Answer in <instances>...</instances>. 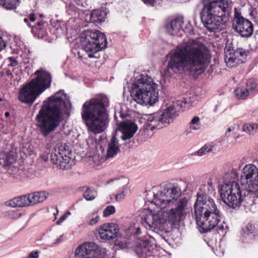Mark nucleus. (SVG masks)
I'll return each instance as SVG.
<instances>
[{
  "instance_id": "ddd939ff",
  "label": "nucleus",
  "mask_w": 258,
  "mask_h": 258,
  "mask_svg": "<svg viewBox=\"0 0 258 258\" xmlns=\"http://www.w3.org/2000/svg\"><path fill=\"white\" fill-rule=\"evenodd\" d=\"M232 28L243 38L250 37L253 32V26L251 22L244 18L236 8L234 9Z\"/></svg>"
},
{
  "instance_id": "13d9d810",
  "label": "nucleus",
  "mask_w": 258,
  "mask_h": 258,
  "mask_svg": "<svg viewBox=\"0 0 258 258\" xmlns=\"http://www.w3.org/2000/svg\"><path fill=\"white\" fill-rule=\"evenodd\" d=\"M58 214V211H57L56 213H55V215H57Z\"/></svg>"
},
{
  "instance_id": "473e14b6",
  "label": "nucleus",
  "mask_w": 258,
  "mask_h": 258,
  "mask_svg": "<svg viewBox=\"0 0 258 258\" xmlns=\"http://www.w3.org/2000/svg\"><path fill=\"white\" fill-rule=\"evenodd\" d=\"M97 196V192L94 188H89L84 193V197L87 201L94 200Z\"/></svg>"
},
{
  "instance_id": "a19ab883",
  "label": "nucleus",
  "mask_w": 258,
  "mask_h": 258,
  "mask_svg": "<svg viewBox=\"0 0 258 258\" xmlns=\"http://www.w3.org/2000/svg\"><path fill=\"white\" fill-rule=\"evenodd\" d=\"M237 175L236 171L232 170L226 174L225 178L228 179L229 177H230V178L234 179L236 178Z\"/></svg>"
},
{
  "instance_id": "cd10ccee",
  "label": "nucleus",
  "mask_w": 258,
  "mask_h": 258,
  "mask_svg": "<svg viewBox=\"0 0 258 258\" xmlns=\"http://www.w3.org/2000/svg\"><path fill=\"white\" fill-rule=\"evenodd\" d=\"M256 230L254 226L251 223L247 225L245 228L242 229V234L244 237L249 236L250 238H253L255 236Z\"/></svg>"
},
{
  "instance_id": "37998d69",
  "label": "nucleus",
  "mask_w": 258,
  "mask_h": 258,
  "mask_svg": "<svg viewBox=\"0 0 258 258\" xmlns=\"http://www.w3.org/2000/svg\"><path fill=\"white\" fill-rule=\"evenodd\" d=\"M18 175H19L21 177L25 178L28 177V175L26 174L24 171H23L22 169H18Z\"/></svg>"
},
{
  "instance_id": "b1692460",
  "label": "nucleus",
  "mask_w": 258,
  "mask_h": 258,
  "mask_svg": "<svg viewBox=\"0 0 258 258\" xmlns=\"http://www.w3.org/2000/svg\"><path fill=\"white\" fill-rule=\"evenodd\" d=\"M119 151L118 140L115 137H113L108 145L106 158L109 159L114 157Z\"/></svg>"
},
{
  "instance_id": "49530a36",
  "label": "nucleus",
  "mask_w": 258,
  "mask_h": 258,
  "mask_svg": "<svg viewBox=\"0 0 258 258\" xmlns=\"http://www.w3.org/2000/svg\"><path fill=\"white\" fill-rule=\"evenodd\" d=\"M12 71H13V70H11L10 68H7V70L6 71V75L10 79L12 78L13 77L12 73Z\"/></svg>"
},
{
  "instance_id": "f704fd0d",
  "label": "nucleus",
  "mask_w": 258,
  "mask_h": 258,
  "mask_svg": "<svg viewBox=\"0 0 258 258\" xmlns=\"http://www.w3.org/2000/svg\"><path fill=\"white\" fill-rule=\"evenodd\" d=\"M258 130V124L256 123H246L242 126V131L247 133H250L254 130Z\"/></svg>"
},
{
  "instance_id": "dca6fc26",
  "label": "nucleus",
  "mask_w": 258,
  "mask_h": 258,
  "mask_svg": "<svg viewBox=\"0 0 258 258\" xmlns=\"http://www.w3.org/2000/svg\"><path fill=\"white\" fill-rule=\"evenodd\" d=\"M246 56V52L242 48L235 50L228 49L225 51L224 60L227 66L232 68L242 63Z\"/></svg>"
},
{
  "instance_id": "a878e982",
  "label": "nucleus",
  "mask_w": 258,
  "mask_h": 258,
  "mask_svg": "<svg viewBox=\"0 0 258 258\" xmlns=\"http://www.w3.org/2000/svg\"><path fill=\"white\" fill-rule=\"evenodd\" d=\"M105 13L99 10L92 11L90 13V21L93 23H101L105 20Z\"/></svg>"
},
{
  "instance_id": "393cba45",
  "label": "nucleus",
  "mask_w": 258,
  "mask_h": 258,
  "mask_svg": "<svg viewBox=\"0 0 258 258\" xmlns=\"http://www.w3.org/2000/svg\"><path fill=\"white\" fill-rule=\"evenodd\" d=\"M36 20V17L34 14H30L27 17L24 19V21L29 27L32 28V31L34 32H37V31L42 30L43 26L44 24L43 21H38L37 25H34L32 23H34Z\"/></svg>"
},
{
  "instance_id": "79ce46f5",
  "label": "nucleus",
  "mask_w": 258,
  "mask_h": 258,
  "mask_svg": "<svg viewBox=\"0 0 258 258\" xmlns=\"http://www.w3.org/2000/svg\"><path fill=\"white\" fill-rule=\"evenodd\" d=\"M39 253L40 252L38 251H32L29 254L27 258H38Z\"/></svg>"
},
{
  "instance_id": "9d476101",
  "label": "nucleus",
  "mask_w": 258,
  "mask_h": 258,
  "mask_svg": "<svg viewBox=\"0 0 258 258\" xmlns=\"http://www.w3.org/2000/svg\"><path fill=\"white\" fill-rule=\"evenodd\" d=\"M80 42L83 49L88 53L90 58L97 57L94 54L105 48L107 46L104 34L96 30L85 31L81 35Z\"/></svg>"
},
{
  "instance_id": "bf43d9fd",
  "label": "nucleus",
  "mask_w": 258,
  "mask_h": 258,
  "mask_svg": "<svg viewBox=\"0 0 258 258\" xmlns=\"http://www.w3.org/2000/svg\"><path fill=\"white\" fill-rule=\"evenodd\" d=\"M58 214V211H57L56 213H55V215H57Z\"/></svg>"
},
{
  "instance_id": "7ed1b4c3",
  "label": "nucleus",
  "mask_w": 258,
  "mask_h": 258,
  "mask_svg": "<svg viewBox=\"0 0 258 258\" xmlns=\"http://www.w3.org/2000/svg\"><path fill=\"white\" fill-rule=\"evenodd\" d=\"M72 104L69 97L62 90L45 101L36 116L37 125L45 137L59 125L64 115L69 116Z\"/></svg>"
},
{
  "instance_id": "20e7f679",
  "label": "nucleus",
  "mask_w": 258,
  "mask_h": 258,
  "mask_svg": "<svg viewBox=\"0 0 258 258\" xmlns=\"http://www.w3.org/2000/svg\"><path fill=\"white\" fill-rule=\"evenodd\" d=\"M194 205V212L197 223L203 232L215 228L218 233L224 235L227 226L221 221V214L214 200L205 192H199Z\"/></svg>"
},
{
  "instance_id": "a211bd4d",
  "label": "nucleus",
  "mask_w": 258,
  "mask_h": 258,
  "mask_svg": "<svg viewBox=\"0 0 258 258\" xmlns=\"http://www.w3.org/2000/svg\"><path fill=\"white\" fill-rule=\"evenodd\" d=\"M118 226L114 223H105L98 229V233L100 238L104 240L115 238L118 233Z\"/></svg>"
},
{
  "instance_id": "423d86ee",
  "label": "nucleus",
  "mask_w": 258,
  "mask_h": 258,
  "mask_svg": "<svg viewBox=\"0 0 258 258\" xmlns=\"http://www.w3.org/2000/svg\"><path fill=\"white\" fill-rule=\"evenodd\" d=\"M229 0H210L204 4L201 19L204 26L211 32L223 29L230 13Z\"/></svg>"
},
{
  "instance_id": "e433bc0d",
  "label": "nucleus",
  "mask_w": 258,
  "mask_h": 258,
  "mask_svg": "<svg viewBox=\"0 0 258 258\" xmlns=\"http://www.w3.org/2000/svg\"><path fill=\"white\" fill-rule=\"evenodd\" d=\"M22 214L20 210H11L8 212V217L13 219H17L22 216Z\"/></svg>"
},
{
  "instance_id": "6e6552de",
  "label": "nucleus",
  "mask_w": 258,
  "mask_h": 258,
  "mask_svg": "<svg viewBox=\"0 0 258 258\" xmlns=\"http://www.w3.org/2000/svg\"><path fill=\"white\" fill-rule=\"evenodd\" d=\"M36 77L24 86L19 91V99L24 103H32L36 98L50 87L52 77L43 68L35 72Z\"/></svg>"
},
{
  "instance_id": "8fccbe9b",
  "label": "nucleus",
  "mask_w": 258,
  "mask_h": 258,
  "mask_svg": "<svg viewBox=\"0 0 258 258\" xmlns=\"http://www.w3.org/2000/svg\"><path fill=\"white\" fill-rule=\"evenodd\" d=\"M144 3L145 4H149L151 5H153L155 2V0H142Z\"/></svg>"
},
{
  "instance_id": "1a4fd4ad",
  "label": "nucleus",
  "mask_w": 258,
  "mask_h": 258,
  "mask_svg": "<svg viewBox=\"0 0 258 258\" xmlns=\"http://www.w3.org/2000/svg\"><path fill=\"white\" fill-rule=\"evenodd\" d=\"M178 104L173 103L170 104L162 113H155L146 116V123L144 125V132L160 129L168 125L178 115Z\"/></svg>"
},
{
  "instance_id": "603ef678",
  "label": "nucleus",
  "mask_w": 258,
  "mask_h": 258,
  "mask_svg": "<svg viewBox=\"0 0 258 258\" xmlns=\"http://www.w3.org/2000/svg\"><path fill=\"white\" fill-rule=\"evenodd\" d=\"M141 233V229H140V228H137L136 231V234H140Z\"/></svg>"
},
{
  "instance_id": "f257e3e1",
  "label": "nucleus",
  "mask_w": 258,
  "mask_h": 258,
  "mask_svg": "<svg viewBox=\"0 0 258 258\" xmlns=\"http://www.w3.org/2000/svg\"><path fill=\"white\" fill-rule=\"evenodd\" d=\"M152 203L160 208L157 212H149L142 221L147 230L157 232L166 225H178L185 217L188 200L181 197V190L177 184L169 183L154 188Z\"/></svg>"
},
{
  "instance_id": "de8ad7c7",
  "label": "nucleus",
  "mask_w": 258,
  "mask_h": 258,
  "mask_svg": "<svg viewBox=\"0 0 258 258\" xmlns=\"http://www.w3.org/2000/svg\"><path fill=\"white\" fill-rule=\"evenodd\" d=\"M234 128H235L233 126H230L229 127H228L225 132V135L227 137H229V135L228 134L230 133V132L233 131L234 130Z\"/></svg>"
},
{
  "instance_id": "f03ea898",
  "label": "nucleus",
  "mask_w": 258,
  "mask_h": 258,
  "mask_svg": "<svg viewBox=\"0 0 258 258\" xmlns=\"http://www.w3.org/2000/svg\"><path fill=\"white\" fill-rule=\"evenodd\" d=\"M166 58L165 74L167 76L182 72L201 74L210 61V56L204 44L194 39L177 45Z\"/></svg>"
},
{
  "instance_id": "864d4df0",
  "label": "nucleus",
  "mask_w": 258,
  "mask_h": 258,
  "mask_svg": "<svg viewBox=\"0 0 258 258\" xmlns=\"http://www.w3.org/2000/svg\"><path fill=\"white\" fill-rule=\"evenodd\" d=\"M5 115L6 117L9 116L10 115V113H9V112H5Z\"/></svg>"
},
{
  "instance_id": "a18cd8bd",
  "label": "nucleus",
  "mask_w": 258,
  "mask_h": 258,
  "mask_svg": "<svg viewBox=\"0 0 258 258\" xmlns=\"http://www.w3.org/2000/svg\"><path fill=\"white\" fill-rule=\"evenodd\" d=\"M99 220V217L97 216L95 218H92L91 220L90 221V224L91 225H93L95 224H96Z\"/></svg>"
},
{
  "instance_id": "c03bdc74",
  "label": "nucleus",
  "mask_w": 258,
  "mask_h": 258,
  "mask_svg": "<svg viewBox=\"0 0 258 258\" xmlns=\"http://www.w3.org/2000/svg\"><path fill=\"white\" fill-rule=\"evenodd\" d=\"M63 241V235H61L58 238H57L55 240L53 243L55 244H58L62 242Z\"/></svg>"
},
{
  "instance_id": "5701e85b",
  "label": "nucleus",
  "mask_w": 258,
  "mask_h": 258,
  "mask_svg": "<svg viewBox=\"0 0 258 258\" xmlns=\"http://www.w3.org/2000/svg\"><path fill=\"white\" fill-rule=\"evenodd\" d=\"M47 193L44 191L35 192L27 195L28 205L32 206L42 202L47 198Z\"/></svg>"
},
{
  "instance_id": "c85d7f7f",
  "label": "nucleus",
  "mask_w": 258,
  "mask_h": 258,
  "mask_svg": "<svg viewBox=\"0 0 258 258\" xmlns=\"http://www.w3.org/2000/svg\"><path fill=\"white\" fill-rule=\"evenodd\" d=\"M234 94L238 99H245L249 96V91L245 88L239 87L234 90Z\"/></svg>"
},
{
  "instance_id": "9b49d317",
  "label": "nucleus",
  "mask_w": 258,
  "mask_h": 258,
  "mask_svg": "<svg viewBox=\"0 0 258 258\" xmlns=\"http://www.w3.org/2000/svg\"><path fill=\"white\" fill-rule=\"evenodd\" d=\"M246 186L241 185L235 181L223 184L221 187V198L227 206L233 209L241 204L242 196Z\"/></svg>"
},
{
  "instance_id": "bb28decb",
  "label": "nucleus",
  "mask_w": 258,
  "mask_h": 258,
  "mask_svg": "<svg viewBox=\"0 0 258 258\" xmlns=\"http://www.w3.org/2000/svg\"><path fill=\"white\" fill-rule=\"evenodd\" d=\"M20 0H0V6L7 10H12L16 8L19 4Z\"/></svg>"
},
{
  "instance_id": "f8f14e48",
  "label": "nucleus",
  "mask_w": 258,
  "mask_h": 258,
  "mask_svg": "<svg viewBox=\"0 0 258 258\" xmlns=\"http://www.w3.org/2000/svg\"><path fill=\"white\" fill-rule=\"evenodd\" d=\"M71 155V147L66 144H59L55 146L52 152L50 160L53 164L57 165L60 168L67 169L70 167Z\"/></svg>"
},
{
  "instance_id": "6e6d98bb",
  "label": "nucleus",
  "mask_w": 258,
  "mask_h": 258,
  "mask_svg": "<svg viewBox=\"0 0 258 258\" xmlns=\"http://www.w3.org/2000/svg\"><path fill=\"white\" fill-rule=\"evenodd\" d=\"M113 180H114V179H110V180H108V181L107 182V183H110L111 182H112Z\"/></svg>"
},
{
  "instance_id": "6ab92c4d",
  "label": "nucleus",
  "mask_w": 258,
  "mask_h": 258,
  "mask_svg": "<svg viewBox=\"0 0 258 258\" xmlns=\"http://www.w3.org/2000/svg\"><path fill=\"white\" fill-rule=\"evenodd\" d=\"M118 130L121 132L120 138L122 140L126 141L132 138L138 130L137 125L131 120L121 122L118 126Z\"/></svg>"
},
{
  "instance_id": "4c0bfd02",
  "label": "nucleus",
  "mask_w": 258,
  "mask_h": 258,
  "mask_svg": "<svg viewBox=\"0 0 258 258\" xmlns=\"http://www.w3.org/2000/svg\"><path fill=\"white\" fill-rule=\"evenodd\" d=\"M115 212V209L113 206H108L103 211V216H109L110 215L114 214Z\"/></svg>"
},
{
  "instance_id": "412c9836",
  "label": "nucleus",
  "mask_w": 258,
  "mask_h": 258,
  "mask_svg": "<svg viewBox=\"0 0 258 258\" xmlns=\"http://www.w3.org/2000/svg\"><path fill=\"white\" fill-rule=\"evenodd\" d=\"M16 160V154L14 151L0 153V165L3 167H9Z\"/></svg>"
},
{
  "instance_id": "7c9ffc66",
  "label": "nucleus",
  "mask_w": 258,
  "mask_h": 258,
  "mask_svg": "<svg viewBox=\"0 0 258 258\" xmlns=\"http://www.w3.org/2000/svg\"><path fill=\"white\" fill-rule=\"evenodd\" d=\"M212 151L213 147L210 144H206L196 152V154L199 156H202L207 155Z\"/></svg>"
},
{
  "instance_id": "58836bf2",
  "label": "nucleus",
  "mask_w": 258,
  "mask_h": 258,
  "mask_svg": "<svg viewBox=\"0 0 258 258\" xmlns=\"http://www.w3.org/2000/svg\"><path fill=\"white\" fill-rule=\"evenodd\" d=\"M174 103H177L178 104V106H179V110H180V106H179V105H180V106L182 107V106H183V107H185V105H186V104H190L191 103V101L190 100V98H183L181 101V103L180 104H179V101H177V102H174ZM173 103V102L172 103Z\"/></svg>"
},
{
  "instance_id": "4468645a",
  "label": "nucleus",
  "mask_w": 258,
  "mask_h": 258,
  "mask_svg": "<svg viewBox=\"0 0 258 258\" xmlns=\"http://www.w3.org/2000/svg\"><path fill=\"white\" fill-rule=\"evenodd\" d=\"M240 184L243 186H250L252 189H258V169L252 164L245 165L240 176Z\"/></svg>"
},
{
  "instance_id": "5fc2aeb1",
  "label": "nucleus",
  "mask_w": 258,
  "mask_h": 258,
  "mask_svg": "<svg viewBox=\"0 0 258 258\" xmlns=\"http://www.w3.org/2000/svg\"><path fill=\"white\" fill-rule=\"evenodd\" d=\"M202 188L203 189L205 190L206 188H208V187L206 185H204V186H203V187Z\"/></svg>"
},
{
  "instance_id": "4be33fe9",
  "label": "nucleus",
  "mask_w": 258,
  "mask_h": 258,
  "mask_svg": "<svg viewBox=\"0 0 258 258\" xmlns=\"http://www.w3.org/2000/svg\"><path fill=\"white\" fill-rule=\"evenodd\" d=\"M6 205L13 208L29 206L27 195L15 197L6 203Z\"/></svg>"
},
{
  "instance_id": "2eb2a0df",
  "label": "nucleus",
  "mask_w": 258,
  "mask_h": 258,
  "mask_svg": "<svg viewBox=\"0 0 258 258\" xmlns=\"http://www.w3.org/2000/svg\"><path fill=\"white\" fill-rule=\"evenodd\" d=\"M246 210L251 212H254L258 204V188L252 189L250 186L246 187L242 196L241 204Z\"/></svg>"
},
{
  "instance_id": "39448f33",
  "label": "nucleus",
  "mask_w": 258,
  "mask_h": 258,
  "mask_svg": "<svg viewBox=\"0 0 258 258\" xmlns=\"http://www.w3.org/2000/svg\"><path fill=\"white\" fill-rule=\"evenodd\" d=\"M109 101L105 95L86 101L82 106L81 117L88 133L98 134L103 132L109 123L107 107Z\"/></svg>"
},
{
  "instance_id": "4d7b16f0",
  "label": "nucleus",
  "mask_w": 258,
  "mask_h": 258,
  "mask_svg": "<svg viewBox=\"0 0 258 258\" xmlns=\"http://www.w3.org/2000/svg\"><path fill=\"white\" fill-rule=\"evenodd\" d=\"M2 100V99L0 98V102Z\"/></svg>"
},
{
  "instance_id": "2f4dec72",
  "label": "nucleus",
  "mask_w": 258,
  "mask_h": 258,
  "mask_svg": "<svg viewBox=\"0 0 258 258\" xmlns=\"http://www.w3.org/2000/svg\"><path fill=\"white\" fill-rule=\"evenodd\" d=\"M130 191L129 187L127 185H124L121 188V191L115 196V200L117 202H120L123 200L126 194Z\"/></svg>"
},
{
  "instance_id": "c9c22d12",
  "label": "nucleus",
  "mask_w": 258,
  "mask_h": 258,
  "mask_svg": "<svg viewBox=\"0 0 258 258\" xmlns=\"http://www.w3.org/2000/svg\"><path fill=\"white\" fill-rule=\"evenodd\" d=\"M18 67V62L13 57H9L8 59V68L13 70Z\"/></svg>"
},
{
  "instance_id": "09e8293b",
  "label": "nucleus",
  "mask_w": 258,
  "mask_h": 258,
  "mask_svg": "<svg viewBox=\"0 0 258 258\" xmlns=\"http://www.w3.org/2000/svg\"><path fill=\"white\" fill-rule=\"evenodd\" d=\"M6 46V43L3 40L2 38L0 37V51L3 49Z\"/></svg>"
},
{
  "instance_id": "ea45409f",
  "label": "nucleus",
  "mask_w": 258,
  "mask_h": 258,
  "mask_svg": "<svg viewBox=\"0 0 258 258\" xmlns=\"http://www.w3.org/2000/svg\"><path fill=\"white\" fill-rule=\"evenodd\" d=\"M71 215V213L69 211H67L65 213L62 215L59 220L56 221V223L57 225H60L62 222H63L67 218Z\"/></svg>"
},
{
  "instance_id": "f3484780",
  "label": "nucleus",
  "mask_w": 258,
  "mask_h": 258,
  "mask_svg": "<svg viewBox=\"0 0 258 258\" xmlns=\"http://www.w3.org/2000/svg\"><path fill=\"white\" fill-rule=\"evenodd\" d=\"M154 247L150 240L145 239L138 243L135 251L139 258H156Z\"/></svg>"
},
{
  "instance_id": "aec40b11",
  "label": "nucleus",
  "mask_w": 258,
  "mask_h": 258,
  "mask_svg": "<svg viewBox=\"0 0 258 258\" xmlns=\"http://www.w3.org/2000/svg\"><path fill=\"white\" fill-rule=\"evenodd\" d=\"M183 24L182 18H177L171 21L166 25V29L167 32L171 35H175L182 29Z\"/></svg>"
},
{
  "instance_id": "0eeeda50",
  "label": "nucleus",
  "mask_w": 258,
  "mask_h": 258,
  "mask_svg": "<svg viewBox=\"0 0 258 258\" xmlns=\"http://www.w3.org/2000/svg\"><path fill=\"white\" fill-rule=\"evenodd\" d=\"M158 85L147 75H140L130 91L134 100L142 105H153L158 100Z\"/></svg>"
},
{
  "instance_id": "c756f323",
  "label": "nucleus",
  "mask_w": 258,
  "mask_h": 258,
  "mask_svg": "<svg viewBox=\"0 0 258 258\" xmlns=\"http://www.w3.org/2000/svg\"><path fill=\"white\" fill-rule=\"evenodd\" d=\"M246 87L248 91L250 90L251 93H258L257 84L256 80L253 79H249L246 83Z\"/></svg>"
},
{
  "instance_id": "72a5a7b5",
  "label": "nucleus",
  "mask_w": 258,
  "mask_h": 258,
  "mask_svg": "<svg viewBox=\"0 0 258 258\" xmlns=\"http://www.w3.org/2000/svg\"><path fill=\"white\" fill-rule=\"evenodd\" d=\"M189 127L191 130L196 131L200 128V118L198 116H195L189 123Z\"/></svg>"
},
{
  "instance_id": "3c124183",
  "label": "nucleus",
  "mask_w": 258,
  "mask_h": 258,
  "mask_svg": "<svg viewBox=\"0 0 258 258\" xmlns=\"http://www.w3.org/2000/svg\"><path fill=\"white\" fill-rule=\"evenodd\" d=\"M215 254L217 255H218V256H220L221 255H222L223 253H224V251L222 250L221 251H219L217 249L216 250V251H215Z\"/></svg>"
}]
</instances>
